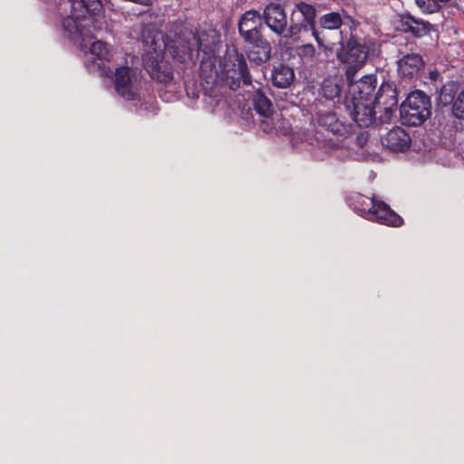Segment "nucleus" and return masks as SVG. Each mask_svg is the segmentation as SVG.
<instances>
[{
    "mask_svg": "<svg viewBox=\"0 0 464 464\" xmlns=\"http://www.w3.org/2000/svg\"><path fill=\"white\" fill-rule=\"evenodd\" d=\"M319 121L330 127L333 130V133H336L340 130V123L335 116V114H326L320 118Z\"/></svg>",
    "mask_w": 464,
    "mask_h": 464,
    "instance_id": "obj_23",
    "label": "nucleus"
},
{
    "mask_svg": "<svg viewBox=\"0 0 464 464\" xmlns=\"http://www.w3.org/2000/svg\"><path fill=\"white\" fill-rule=\"evenodd\" d=\"M343 21L340 14L332 12L326 14H324L320 18V24L323 28L328 30H334L341 26Z\"/></svg>",
    "mask_w": 464,
    "mask_h": 464,
    "instance_id": "obj_19",
    "label": "nucleus"
},
{
    "mask_svg": "<svg viewBox=\"0 0 464 464\" xmlns=\"http://www.w3.org/2000/svg\"><path fill=\"white\" fill-rule=\"evenodd\" d=\"M348 93L344 105L354 121L360 127H368L375 118V106L383 103L384 110L391 112V108L397 104L394 91L389 86H382L375 96L376 79L373 75H366L359 81L353 78L348 81Z\"/></svg>",
    "mask_w": 464,
    "mask_h": 464,
    "instance_id": "obj_2",
    "label": "nucleus"
},
{
    "mask_svg": "<svg viewBox=\"0 0 464 464\" xmlns=\"http://www.w3.org/2000/svg\"><path fill=\"white\" fill-rule=\"evenodd\" d=\"M411 141L410 135L401 127L392 128L382 138V144L395 152L407 150Z\"/></svg>",
    "mask_w": 464,
    "mask_h": 464,
    "instance_id": "obj_13",
    "label": "nucleus"
},
{
    "mask_svg": "<svg viewBox=\"0 0 464 464\" xmlns=\"http://www.w3.org/2000/svg\"><path fill=\"white\" fill-rule=\"evenodd\" d=\"M439 103L442 106H447L452 103L453 115L464 121V92H460L457 96L454 93V85H444L439 95Z\"/></svg>",
    "mask_w": 464,
    "mask_h": 464,
    "instance_id": "obj_12",
    "label": "nucleus"
},
{
    "mask_svg": "<svg viewBox=\"0 0 464 464\" xmlns=\"http://www.w3.org/2000/svg\"><path fill=\"white\" fill-rule=\"evenodd\" d=\"M430 107V99L422 92H412L400 108L402 122L410 126L420 125L429 118Z\"/></svg>",
    "mask_w": 464,
    "mask_h": 464,
    "instance_id": "obj_5",
    "label": "nucleus"
},
{
    "mask_svg": "<svg viewBox=\"0 0 464 464\" xmlns=\"http://www.w3.org/2000/svg\"><path fill=\"white\" fill-rule=\"evenodd\" d=\"M379 215L380 216H385V213L384 212H379Z\"/></svg>",
    "mask_w": 464,
    "mask_h": 464,
    "instance_id": "obj_26",
    "label": "nucleus"
},
{
    "mask_svg": "<svg viewBox=\"0 0 464 464\" xmlns=\"http://www.w3.org/2000/svg\"><path fill=\"white\" fill-rule=\"evenodd\" d=\"M266 25L276 34H282L286 30L287 18L284 8L276 3H270L264 9Z\"/></svg>",
    "mask_w": 464,
    "mask_h": 464,
    "instance_id": "obj_11",
    "label": "nucleus"
},
{
    "mask_svg": "<svg viewBox=\"0 0 464 464\" xmlns=\"http://www.w3.org/2000/svg\"><path fill=\"white\" fill-rule=\"evenodd\" d=\"M253 102L256 111L261 116L273 112L272 103L262 92H256L254 95Z\"/></svg>",
    "mask_w": 464,
    "mask_h": 464,
    "instance_id": "obj_18",
    "label": "nucleus"
},
{
    "mask_svg": "<svg viewBox=\"0 0 464 464\" xmlns=\"http://www.w3.org/2000/svg\"><path fill=\"white\" fill-rule=\"evenodd\" d=\"M261 25V16L257 11H246L241 17L238 29L240 34L246 41L251 44H257L260 41L259 26Z\"/></svg>",
    "mask_w": 464,
    "mask_h": 464,
    "instance_id": "obj_9",
    "label": "nucleus"
},
{
    "mask_svg": "<svg viewBox=\"0 0 464 464\" xmlns=\"http://www.w3.org/2000/svg\"><path fill=\"white\" fill-rule=\"evenodd\" d=\"M367 58L365 47L356 40L351 39L338 54V59L346 65V78L351 81L355 72L361 68Z\"/></svg>",
    "mask_w": 464,
    "mask_h": 464,
    "instance_id": "obj_7",
    "label": "nucleus"
},
{
    "mask_svg": "<svg viewBox=\"0 0 464 464\" xmlns=\"http://www.w3.org/2000/svg\"><path fill=\"white\" fill-rule=\"evenodd\" d=\"M224 72L234 78L237 75L242 78L245 83H250V78L246 70V63L243 55L238 54L235 49L228 50L224 59Z\"/></svg>",
    "mask_w": 464,
    "mask_h": 464,
    "instance_id": "obj_10",
    "label": "nucleus"
},
{
    "mask_svg": "<svg viewBox=\"0 0 464 464\" xmlns=\"http://www.w3.org/2000/svg\"><path fill=\"white\" fill-rule=\"evenodd\" d=\"M263 119L260 121L262 130L266 133L286 134L289 127L285 125V120L282 118L281 113L270 112L267 115H262Z\"/></svg>",
    "mask_w": 464,
    "mask_h": 464,
    "instance_id": "obj_15",
    "label": "nucleus"
},
{
    "mask_svg": "<svg viewBox=\"0 0 464 464\" xmlns=\"http://www.w3.org/2000/svg\"><path fill=\"white\" fill-rule=\"evenodd\" d=\"M338 150H338V149H336V150H335V152H334V155H335L336 157H340V155H339V153H338Z\"/></svg>",
    "mask_w": 464,
    "mask_h": 464,
    "instance_id": "obj_25",
    "label": "nucleus"
},
{
    "mask_svg": "<svg viewBox=\"0 0 464 464\" xmlns=\"http://www.w3.org/2000/svg\"><path fill=\"white\" fill-rule=\"evenodd\" d=\"M407 25L408 31L411 32L417 37H421L427 34L430 31V24L417 20L413 17H409Z\"/></svg>",
    "mask_w": 464,
    "mask_h": 464,
    "instance_id": "obj_20",
    "label": "nucleus"
},
{
    "mask_svg": "<svg viewBox=\"0 0 464 464\" xmlns=\"http://www.w3.org/2000/svg\"><path fill=\"white\" fill-rule=\"evenodd\" d=\"M415 3L423 13L432 14L440 9L437 0H415Z\"/></svg>",
    "mask_w": 464,
    "mask_h": 464,
    "instance_id": "obj_22",
    "label": "nucleus"
},
{
    "mask_svg": "<svg viewBox=\"0 0 464 464\" xmlns=\"http://www.w3.org/2000/svg\"><path fill=\"white\" fill-rule=\"evenodd\" d=\"M322 93L328 100L339 98L341 94L340 80L336 78L324 80L322 85Z\"/></svg>",
    "mask_w": 464,
    "mask_h": 464,
    "instance_id": "obj_17",
    "label": "nucleus"
},
{
    "mask_svg": "<svg viewBox=\"0 0 464 464\" xmlns=\"http://www.w3.org/2000/svg\"><path fill=\"white\" fill-rule=\"evenodd\" d=\"M353 205L356 212L369 220L392 227L402 224L401 218L382 201H375L373 198L358 195L354 198Z\"/></svg>",
    "mask_w": 464,
    "mask_h": 464,
    "instance_id": "obj_4",
    "label": "nucleus"
},
{
    "mask_svg": "<svg viewBox=\"0 0 464 464\" xmlns=\"http://www.w3.org/2000/svg\"><path fill=\"white\" fill-rule=\"evenodd\" d=\"M298 55L304 62H312L315 56V49L312 44H304L298 49Z\"/></svg>",
    "mask_w": 464,
    "mask_h": 464,
    "instance_id": "obj_24",
    "label": "nucleus"
},
{
    "mask_svg": "<svg viewBox=\"0 0 464 464\" xmlns=\"http://www.w3.org/2000/svg\"><path fill=\"white\" fill-rule=\"evenodd\" d=\"M220 42L217 30L209 27L194 34L188 33L184 39H180L174 49V55L182 63L191 61L201 51L206 55H211L216 52Z\"/></svg>",
    "mask_w": 464,
    "mask_h": 464,
    "instance_id": "obj_3",
    "label": "nucleus"
},
{
    "mask_svg": "<svg viewBox=\"0 0 464 464\" xmlns=\"http://www.w3.org/2000/svg\"><path fill=\"white\" fill-rule=\"evenodd\" d=\"M114 85L117 93L124 100L133 101L138 97L139 87L136 81L130 76L128 67L116 68Z\"/></svg>",
    "mask_w": 464,
    "mask_h": 464,
    "instance_id": "obj_8",
    "label": "nucleus"
},
{
    "mask_svg": "<svg viewBox=\"0 0 464 464\" xmlns=\"http://www.w3.org/2000/svg\"><path fill=\"white\" fill-rule=\"evenodd\" d=\"M70 14L63 21V28L74 41H79L82 49H89L92 61L87 64L90 71L96 69L102 74L111 73V69L106 65L111 56L110 51L101 41L91 43L92 37L84 30L90 27L96 28L102 13V5L101 0H72L70 2Z\"/></svg>",
    "mask_w": 464,
    "mask_h": 464,
    "instance_id": "obj_1",
    "label": "nucleus"
},
{
    "mask_svg": "<svg viewBox=\"0 0 464 464\" xmlns=\"http://www.w3.org/2000/svg\"><path fill=\"white\" fill-rule=\"evenodd\" d=\"M294 79V70L289 66L279 64L273 70L272 81L274 85L277 86L278 88H287L291 85Z\"/></svg>",
    "mask_w": 464,
    "mask_h": 464,
    "instance_id": "obj_16",
    "label": "nucleus"
},
{
    "mask_svg": "<svg viewBox=\"0 0 464 464\" xmlns=\"http://www.w3.org/2000/svg\"><path fill=\"white\" fill-rule=\"evenodd\" d=\"M423 60L419 54H406L398 61V72L402 77L411 78L423 67Z\"/></svg>",
    "mask_w": 464,
    "mask_h": 464,
    "instance_id": "obj_14",
    "label": "nucleus"
},
{
    "mask_svg": "<svg viewBox=\"0 0 464 464\" xmlns=\"http://www.w3.org/2000/svg\"><path fill=\"white\" fill-rule=\"evenodd\" d=\"M295 10L300 12L304 19L311 25L314 31L315 8L312 5L301 2L296 4Z\"/></svg>",
    "mask_w": 464,
    "mask_h": 464,
    "instance_id": "obj_21",
    "label": "nucleus"
},
{
    "mask_svg": "<svg viewBox=\"0 0 464 464\" xmlns=\"http://www.w3.org/2000/svg\"><path fill=\"white\" fill-rule=\"evenodd\" d=\"M144 43L149 46L148 54L144 58L145 67L150 75L160 82H169L172 80L173 72L169 63L157 52L156 36L151 43L142 35Z\"/></svg>",
    "mask_w": 464,
    "mask_h": 464,
    "instance_id": "obj_6",
    "label": "nucleus"
}]
</instances>
